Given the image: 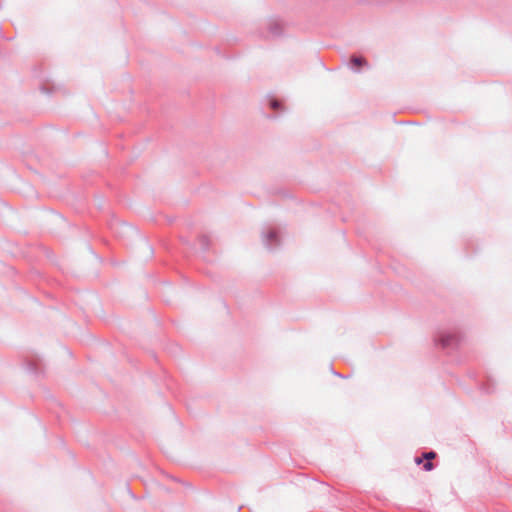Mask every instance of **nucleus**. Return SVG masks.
Returning a JSON list of instances; mask_svg holds the SVG:
<instances>
[{
    "mask_svg": "<svg viewBox=\"0 0 512 512\" xmlns=\"http://www.w3.org/2000/svg\"><path fill=\"white\" fill-rule=\"evenodd\" d=\"M351 64L353 66L360 67L366 65L367 62L363 57L353 56L351 58Z\"/></svg>",
    "mask_w": 512,
    "mask_h": 512,
    "instance_id": "7ed1b4c3",
    "label": "nucleus"
},
{
    "mask_svg": "<svg viewBox=\"0 0 512 512\" xmlns=\"http://www.w3.org/2000/svg\"><path fill=\"white\" fill-rule=\"evenodd\" d=\"M424 462H425V459L423 458V455H422V456H420V457H419V456L415 457V463H416L417 465H420V464H423V465H424Z\"/></svg>",
    "mask_w": 512,
    "mask_h": 512,
    "instance_id": "20e7f679",
    "label": "nucleus"
},
{
    "mask_svg": "<svg viewBox=\"0 0 512 512\" xmlns=\"http://www.w3.org/2000/svg\"><path fill=\"white\" fill-rule=\"evenodd\" d=\"M436 456V453L435 452H425L423 453V458L425 459V462H424V465H423V470L424 471H431L433 469V463H432V459H434Z\"/></svg>",
    "mask_w": 512,
    "mask_h": 512,
    "instance_id": "f257e3e1",
    "label": "nucleus"
},
{
    "mask_svg": "<svg viewBox=\"0 0 512 512\" xmlns=\"http://www.w3.org/2000/svg\"><path fill=\"white\" fill-rule=\"evenodd\" d=\"M265 240H266L267 245H272L273 242H275L277 240V232L273 229L269 230L265 234Z\"/></svg>",
    "mask_w": 512,
    "mask_h": 512,
    "instance_id": "f03ea898",
    "label": "nucleus"
},
{
    "mask_svg": "<svg viewBox=\"0 0 512 512\" xmlns=\"http://www.w3.org/2000/svg\"><path fill=\"white\" fill-rule=\"evenodd\" d=\"M279 106H280V103L277 100H272L271 101V107L273 109H277Z\"/></svg>",
    "mask_w": 512,
    "mask_h": 512,
    "instance_id": "423d86ee",
    "label": "nucleus"
},
{
    "mask_svg": "<svg viewBox=\"0 0 512 512\" xmlns=\"http://www.w3.org/2000/svg\"><path fill=\"white\" fill-rule=\"evenodd\" d=\"M437 341H438V343H439L443 348H445V347H446V338H445V337H441V338H439Z\"/></svg>",
    "mask_w": 512,
    "mask_h": 512,
    "instance_id": "39448f33",
    "label": "nucleus"
}]
</instances>
